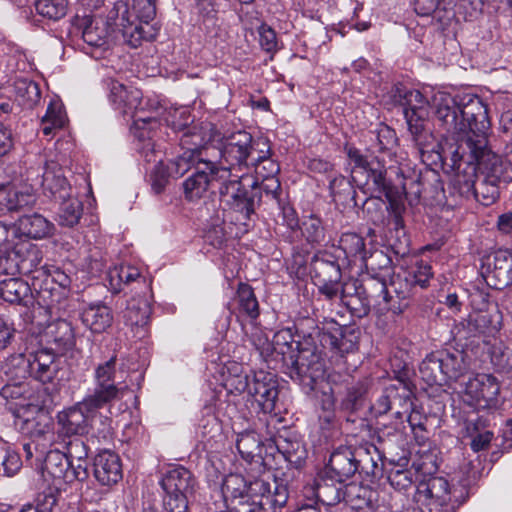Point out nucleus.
<instances>
[{
  "instance_id": "f257e3e1",
  "label": "nucleus",
  "mask_w": 512,
  "mask_h": 512,
  "mask_svg": "<svg viewBox=\"0 0 512 512\" xmlns=\"http://www.w3.org/2000/svg\"><path fill=\"white\" fill-rule=\"evenodd\" d=\"M434 106L437 132L443 139L456 142L452 152L458 155L460 151L485 147L491 124L487 106L480 97L439 93L434 97Z\"/></svg>"
},
{
  "instance_id": "f03ea898",
  "label": "nucleus",
  "mask_w": 512,
  "mask_h": 512,
  "mask_svg": "<svg viewBox=\"0 0 512 512\" xmlns=\"http://www.w3.org/2000/svg\"><path fill=\"white\" fill-rule=\"evenodd\" d=\"M117 355L96 366L93 389L81 401L57 414L59 436H83L89 433L98 410L111 405L123 396L124 387L115 382Z\"/></svg>"
},
{
  "instance_id": "7ed1b4c3",
  "label": "nucleus",
  "mask_w": 512,
  "mask_h": 512,
  "mask_svg": "<svg viewBox=\"0 0 512 512\" xmlns=\"http://www.w3.org/2000/svg\"><path fill=\"white\" fill-rule=\"evenodd\" d=\"M229 509L235 512H281L289 492L282 479H255L247 483L240 474H229L222 484Z\"/></svg>"
},
{
  "instance_id": "20e7f679",
  "label": "nucleus",
  "mask_w": 512,
  "mask_h": 512,
  "mask_svg": "<svg viewBox=\"0 0 512 512\" xmlns=\"http://www.w3.org/2000/svg\"><path fill=\"white\" fill-rule=\"evenodd\" d=\"M161 487L165 492L163 507L166 512H188L190 500L194 497L197 481L183 466L170 468L163 476Z\"/></svg>"
},
{
  "instance_id": "39448f33",
  "label": "nucleus",
  "mask_w": 512,
  "mask_h": 512,
  "mask_svg": "<svg viewBox=\"0 0 512 512\" xmlns=\"http://www.w3.org/2000/svg\"><path fill=\"white\" fill-rule=\"evenodd\" d=\"M296 351L288 355L286 365L290 378L309 390L325 375V361L316 347L296 343Z\"/></svg>"
},
{
  "instance_id": "423d86ee",
  "label": "nucleus",
  "mask_w": 512,
  "mask_h": 512,
  "mask_svg": "<svg viewBox=\"0 0 512 512\" xmlns=\"http://www.w3.org/2000/svg\"><path fill=\"white\" fill-rule=\"evenodd\" d=\"M257 149L252 135L246 131L240 130L225 137L222 140V153L227 179H232L235 174L244 175Z\"/></svg>"
},
{
  "instance_id": "0eeeda50",
  "label": "nucleus",
  "mask_w": 512,
  "mask_h": 512,
  "mask_svg": "<svg viewBox=\"0 0 512 512\" xmlns=\"http://www.w3.org/2000/svg\"><path fill=\"white\" fill-rule=\"evenodd\" d=\"M242 174H235L232 179H226L219 187L220 196L225 198L230 209L237 213V220H249L255 214L261 201V193L254 183L250 189L243 186Z\"/></svg>"
},
{
  "instance_id": "6e6552de",
  "label": "nucleus",
  "mask_w": 512,
  "mask_h": 512,
  "mask_svg": "<svg viewBox=\"0 0 512 512\" xmlns=\"http://www.w3.org/2000/svg\"><path fill=\"white\" fill-rule=\"evenodd\" d=\"M415 499L425 506L426 512L455 511L450 484L441 476L421 478L416 486Z\"/></svg>"
},
{
  "instance_id": "1a4fd4ad",
  "label": "nucleus",
  "mask_w": 512,
  "mask_h": 512,
  "mask_svg": "<svg viewBox=\"0 0 512 512\" xmlns=\"http://www.w3.org/2000/svg\"><path fill=\"white\" fill-rule=\"evenodd\" d=\"M469 161H474L485 179L501 187L512 182V165L488 148V136H485V147L481 150L469 149Z\"/></svg>"
},
{
  "instance_id": "9d476101",
  "label": "nucleus",
  "mask_w": 512,
  "mask_h": 512,
  "mask_svg": "<svg viewBox=\"0 0 512 512\" xmlns=\"http://www.w3.org/2000/svg\"><path fill=\"white\" fill-rule=\"evenodd\" d=\"M500 386L490 374H477L470 378L463 390V401L470 406L481 409H494L498 404Z\"/></svg>"
},
{
  "instance_id": "9b49d317",
  "label": "nucleus",
  "mask_w": 512,
  "mask_h": 512,
  "mask_svg": "<svg viewBox=\"0 0 512 512\" xmlns=\"http://www.w3.org/2000/svg\"><path fill=\"white\" fill-rule=\"evenodd\" d=\"M344 480L338 477H333L332 474L322 470L314 483V492L318 501L323 503L326 507L324 511H321L317 506L304 505L298 508L295 512H337L330 508L341 501L345 497V485Z\"/></svg>"
},
{
  "instance_id": "f8f14e48",
  "label": "nucleus",
  "mask_w": 512,
  "mask_h": 512,
  "mask_svg": "<svg viewBox=\"0 0 512 512\" xmlns=\"http://www.w3.org/2000/svg\"><path fill=\"white\" fill-rule=\"evenodd\" d=\"M481 274L487 284L496 289L512 284V251L498 249L484 256Z\"/></svg>"
},
{
  "instance_id": "ddd939ff",
  "label": "nucleus",
  "mask_w": 512,
  "mask_h": 512,
  "mask_svg": "<svg viewBox=\"0 0 512 512\" xmlns=\"http://www.w3.org/2000/svg\"><path fill=\"white\" fill-rule=\"evenodd\" d=\"M107 88L109 90L108 98L115 110L122 115H131L135 119V123L148 122L156 123L155 119H145L137 116V111L141 106L142 92L135 87H126L117 80H107Z\"/></svg>"
},
{
  "instance_id": "4468645a",
  "label": "nucleus",
  "mask_w": 512,
  "mask_h": 512,
  "mask_svg": "<svg viewBox=\"0 0 512 512\" xmlns=\"http://www.w3.org/2000/svg\"><path fill=\"white\" fill-rule=\"evenodd\" d=\"M249 396L264 414L276 415L279 383L274 373L259 370L254 372Z\"/></svg>"
},
{
  "instance_id": "2eb2a0df",
  "label": "nucleus",
  "mask_w": 512,
  "mask_h": 512,
  "mask_svg": "<svg viewBox=\"0 0 512 512\" xmlns=\"http://www.w3.org/2000/svg\"><path fill=\"white\" fill-rule=\"evenodd\" d=\"M452 167L456 173L451 182L452 193L461 198L471 199L475 190L477 166L469 161V152L460 151L458 155L452 152Z\"/></svg>"
},
{
  "instance_id": "dca6fc26",
  "label": "nucleus",
  "mask_w": 512,
  "mask_h": 512,
  "mask_svg": "<svg viewBox=\"0 0 512 512\" xmlns=\"http://www.w3.org/2000/svg\"><path fill=\"white\" fill-rule=\"evenodd\" d=\"M361 454H363L362 448L354 449L352 446L340 445L333 449L323 470L335 478L347 481L359 471Z\"/></svg>"
},
{
  "instance_id": "f3484780",
  "label": "nucleus",
  "mask_w": 512,
  "mask_h": 512,
  "mask_svg": "<svg viewBox=\"0 0 512 512\" xmlns=\"http://www.w3.org/2000/svg\"><path fill=\"white\" fill-rule=\"evenodd\" d=\"M389 210V232L387 235V243L391 251L396 257L404 258L411 252L410 239L406 233L403 213L405 206L403 202L391 201Z\"/></svg>"
},
{
  "instance_id": "a211bd4d",
  "label": "nucleus",
  "mask_w": 512,
  "mask_h": 512,
  "mask_svg": "<svg viewBox=\"0 0 512 512\" xmlns=\"http://www.w3.org/2000/svg\"><path fill=\"white\" fill-rule=\"evenodd\" d=\"M31 377L42 383L64 378L63 361L51 350L40 349L30 353Z\"/></svg>"
},
{
  "instance_id": "6ab92c4d",
  "label": "nucleus",
  "mask_w": 512,
  "mask_h": 512,
  "mask_svg": "<svg viewBox=\"0 0 512 512\" xmlns=\"http://www.w3.org/2000/svg\"><path fill=\"white\" fill-rule=\"evenodd\" d=\"M494 417V414L490 412L483 414L473 413L464 420V436L471 438L470 446L474 452H479L489 447L494 437L491 427Z\"/></svg>"
},
{
  "instance_id": "aec40b11",
  "label": "nucleus",
  "mask_w": 512,
  "mask_h": 512,
  "mask_svg": "<svg viewBox=\"0 0 512 512\" xmlns=\"http://www.w3.org/2000/svg\"><path fill=\"white\" fill-rule=\"evenodd\" d=\"M93 475L103 486L118 483L123 477L120 457L110 450L100 451L93 460Z\"/></svg>"
},
{
  "instance_id": "412c9836",
  "label": "nucleus",
  "mask_w": 512,
  "mask_h": 512,
  "mask_svg": "<svg viewBox=\"0 0 512 512\" xmlns=\"http://www.w3.org/2000/svg\"><path fill=\"white\" fill-rule=\"evenodd\" d=\"M197 166L207 170L211 177L227 179V169L223 166L222 141L215 144L214 137L209 139L197 151L193 152Z\"/></svg>"
},
{
  "instance_id": "4be33fe9",
  "label": "nucleus",
  "mask_w": 512,
  "mask_h": 512,
  "mask_svg": "<svg viewBox=\"0 0 512 512\" xmlns=\"http://www.w3.org/2000/svg\"><path fill=\"white\" fill-rule=\"evenodd\" d=\"M43 193L55 199L69 197L71 187L64 175L62 167L55 162H46L43 174L37 178Z\"/></svg>"
},
{
  "instance_id": "5701e85b",
  "label": "nucleus",
  "mask_w": 512,
  "mask_h": 512,
  "mask_svg": "<svg viewBox=\"0 0 512 512\" xmlns=\"http://www.w3.org/2000/svg\"><path fill=\"white\" fill-rule=\"evenodd\" d=\"M354 291L360 299V304L366 311L373 301L381 306L383 301H387L390 289L383 277L371 275L364 278L359 285L355 283Z\"/></svg>"
},
{
  "instance_id": "b1692460",
  "label": "nucleus",
  "mask_w": 512,
  "mask_h": 512,
  "mask_svg": "<svg viewBox=\"0 0 512 512\" xmlns=\"http://www.w3.org/2000/svg\"><path fill=\"white\" fill-rule=\"evenodd\" d=\"M189 116H187L183 124L172 122V128L181 132L179 137V145L182 150L187 152L197 151L204 143L212 137L213 126L210 123L205 125H188Z\"/></svg>"
},
{
  "instance_id": "393cba45",
  "label": "nucleus",
  "mask_w": 512,
  "mask_h": 512,
  "mask_svg": "<svg viewBox=\"0 0 512 512\" xmlns=\"http://www.w3.org/2000/svg\"><path fill=\"white\" fill-rule=\"evenodd\" d=\"M20 430L30 438H40L51 431L52 418L37 405L29 406L21 416Z\"/></svg>"
},
{
  "instance_id": "a878e982",
  "label": "nucleus",
  "mask_w": 512,
  "mask_h": 512,
  "mask_svg": "<svg viewBox=\"0 0 512 512\" xmlns=\"http://www.w3.org/2000/svg\"><path fill=\"white\" fill-rule=\"evenodd\" d=\"M310 274L314 283L340 282L342 278L338 260L328 253L315 254L312 257Z\"/></svg>"
},
{
  "instance_id": "bb28decb",
  "label": "nucleus",
  "mask_w": 512,
  "mask_h": 512,
  "mask_svg": "<svg viewBox=\"0 0 512 512\" xmlns=\"http://www.w3.org/2000/svg\"><path fill=\"white\" fill-rule=\"evenodd\" d=\"M207 170L196 166L195 171L182 183L185 198L189 201L201 198L214 182L223 183V177H211Z\"/></svg>"
},
{
  "instance_id": "cd10ccee",
  "label": "nucleus",
  "mask_w": 512,
  "mask_h": 512,
  "mask_svg": "<svg viewBox=\"0 0 512 512\" xmlns=\"http://www.w3.org/2000/svg\"><path fill=\"white\" fill-rule=\"evenodd\" d=\"M377 492L367 486L349 484L345 487L343 501L357 512H373L376 509Z\"/></svg>"
},
{
  "instance_id": "c85d7f7f",
  "label": "nucleus",
  "mask_w": 512,
  "mask_h": 512,
  "mask_svg": "<svg viewBox=\"0 0 512 512\" xmlns=\"http://www.w3.org/2000/svg\"><path fill=\"white\" fill-rule=\"evenodd\" d=\"M111 36V26L103 18L96 17L86 19L82 31L85 43L93 48L107 49Z\"/></svg>"
},
{
  "instance_id": "c756f323",
  "label": "nucleus",
  "mask_w": 512,
  "mask_h": 512,
  "mask_svg": "<svg viewBox=\"0 0 512 512\" xmlns=\"http://www.w3.org/2000/svg\"><path fill=\"white\" fill-rule=\"evenodd\" d=\"M438 351L446 381L457 380L469 370L468 356L463 350L443 349Z\"/></svg>"
},
{
  "instance_id": "7c9ffc66",
  "label": "nucleus",
  "mask_w": 512,
  "mask_h": 512,
  "mask_svg": "<svg viewBox=\"0 0 512 512\" xmlns=\"http://www.w3.org/2000/svg\"><path fill=\"white\" fill-rule=\"evenodd\" d=\"M34 202L35 196L29 189L21 190L9 183L0 184V205L8 211H18Z\"/></svg>"
},
{
  "instance_id": "2f4dec72",
  "label": "nucleus",
  "mask_w": 512,
  "mask_h": 512,
  "mask_svg": "<svg viewBox=\"0 0 512 512\" xmlns=\"http://www.w3.org/2000/svg\"><path fill=\"white\" fill-rule=\"evenodd\" d=\"M17 231L28 238L42 239L52 234L53 223L40 214L22 216L16 226Z\"/></svg>"
},
{
  "instance_id": "473e14b6",
  "label": "nucleus",
  "mask_w": 512,
  "mask_h": 512,
  "mask_svg": "<svg viewBox=\"0 0 512 512\" xmlns=\"http://www.w3.org/2000/svg\"><path fill=\"white\" fill-rule=\"evenodd\" d=\"M375 163L364 174H366L367 184H372L373 189L383 193L391 206V201L403 202L402 198L393 192V188L386 179V168L383 160L375 156Z\"/></svg>"
},
{
  "instance_id": "72a5a7b5",
  "label": "nucleus",
  "mask_w": 512,
  "mask_h": 512,
  "mask_svg": "<svg viewBox=\"0 0 512 512\" xmlns=\"http://www.w3.org/2000/svg\"><path fill=\"white\" fill-rule=\"evenodd\" d=\"M83 324L93 333H102L112 325L113 314L104 304L90 305L81 315Z\"/></svg>"
},
{
  "instance_id": "f704fd0d",
  "label": "nucleus",
  "mask_w": 512,
  "mask_h": 512,
  "mask_svg": "<svg viewBox=\"0 0 512 512\" xmlns=\"http://www.w3.org/2000/svg\"><path fill=\"white\" fill-rule=\"evenodd\" d=\"M151 305L145 296H134L127 301L124 321L131 327L143 328L149 322Z\"/></svg>"
},
{
  "instance_id": "c9c22d12",
  "label": "nucleus",
  "mask_w": 512,
  "mask_h": 512,
  "mask_svg": "<svg viewBox=\"0 0 512 512\" xmlns=\"http://www.w3.org/2000/svg\"><path fill=\"white\" fill-rule=\"evenodd\" d=\"M0 297L12 304L27 306L31 300V289L22 279H4L0 282Z\"/></svg>"
},
{
  "instance_id": "e433bc0d",
  "label": "nucleus",
  "mask_w": 512,
  "mask_h": 512,
  "mask_svg": "<svg viewBox=\"0 0 512 512\" xmlns=\"http://www.w3.org/2000/svg\"><path fill=\"white\" fill-rule=\"evenodd\" d=\"M273 442L278 452L283 455L287 462L296 468L303 465L307 457V451L301 441L296 438L278 435L273 438Z\"/></svg>"
},
{
  "instance_id": "4c0bfd02",
  "label": "nucleus",
  "mask_w": 512,
  "mask_h": 512,
  "mask_svg": "<svg viewBox=\"0 0 512 512\" xmlns=\"http://www.w3.org/2000/svg\"><path fill=\"white\" fill-rule=\"evenodd\" d=\"M258 147L256 154L250 161V167H254L255 173L258 177L265 179L277 176L280 167L276 161L270 158V146L268 141H257Z\"/></svg>"
},
{
  "instance_id": "58836bf2",
  "label": "nucleus",
  "mask_w": 512,
  "mask_h": 512,
  "mask_svg": "<svg viewBox=\"0 0 512 512\" xmlns=\"http://www.w3.org/2000/svg\"><path fill=\"white\" fill-rule=\"evenodd\" d=\"M403 113L407 124L422 122L428 116V101L418 90H410L405 94Z\"/></svg>"
},
{
  "instance_id": "ea45409f",
  "label": "nucleus",
  "mask_w": 512,
  "mask_h": 512,
  "mask_svg": "<svg viewBox=\"0 0 512 512\" xmlns=\"http://www.w3.org/2000/svg\"><path fill=\"white\" fill-rule=\"evenodd\" d=\"M13 254L18 259L17 267L20 273L29 274L38 268L42 262V252L29 242L16 245Z\"/></svg>"
},
{
  "instance_id": "a19ab883",
  "label": "nucleus",
  "mask_w": 512,
  "mask_h": 512,
  "mask_svg": "<svg viewBox=\"0 0 512 512\" xmlns=\"http://www.w3.org/2000/svg\"><path fill=\"white\" fill-rule=\"evenodd\" d=\"M46 335L61 350H69L75 345L74 328L66 319H58L49 324Z\"/></svg>"
},
{
  "instance_id": "79ce46f5",
  "label": "nucleus",
  "mask_w": 512,
  "mask_h": 512,
  "mask_svg": "<svg viewBox=\"0 0 512 512\" xmlns=\"http://www.w3.org/2000/svg\"><path fill=\"white\" fill-rule=\"evenodd\" d=\"M412 391L407 382L399 380L397 383L390 384V400L396 419L402 420L413 405Z\"/></svg>"
},
{
  "instance_id": "37998d69",
  "label": "nucleus",
  "mask_w": 512,
  "mask_h": 512,
  "mask_svg": "<svg viewBox=\"0 0 512 512\" xmlns=\"http://www.w3.org/2000/svg\"><path fill=\"white\" fill-rule=\"evenodd\" d=\"M439 355V351L431 352L419 366L420 376L428 385H443L447 382Z\"/></svg>"
},
{
  "instance_id": "c03bdc74",
  "label": "nucleus",
  "mask_w": 512,
  "mask_h": 512,
  "mask_svg": "<svg viewBox=\"0 0 512 512\" xmlns=\"http://www.w3.org/2000/svg\"><path fill=\"white\" fill-rule=\"evenodd\" d=\"M234 300L240 315H244L251 320H255L259 316V303L249 284L243 282L238 284Z\"/></svg>"
},
{
  "instance_id": "a18cd8bd",
  "label": "nucleus",
  "mask_w": 512,
  "mask_h": 512,
  "mask_svg": "<svg viewBox=\"0 0 512 512\" xmlns=\"http://www.w3.org/2000/svg\"><path fill=\"white\" fill-rule=\"evenodd\" d=\"M3 371L16 384H20L24 379L31 377L30 353L9 356L3 365Z\"/></svg>"
},
{
  "instance_id": "49530a36",
  "label": "nucleus",
  "mask_w": 512,
  "mask_h": 512,
  "mask_svg": "<svg viewBox=\"0 0 512 512\" xmlns=\"http://www.w3.org/2000/svg\"><path fill=\"white\" fill-rule=\"evenodd\" d=\"M407 125L422 158L424 159L426 154L434 153L435 158L441 159L440 153L435 150L438 145L435 143L431 131L426 128L425 121Z\"/></svg>"
},
{
  "instance_id": "de8ad7c7",
  "label": "nucleus",
  "mask_w": 512,
  "mask_h": 512,
  "mask_svg": "<svg viewBox=\"0 0 512 512\" xmlns=\"http://www.w3.org/2000/svg\"><path fill=\"white\" fill-rule=\"evenodd\" d=\"M325 341L340 353H349L356 348L357 333L353 328L341 326L324 336Z\"/></svg>"
},
{
  "instance_id": "09e8293b",
  "label": "nucleus",
  "mask_w": 512,
  "mask_h": 512,
  "mask_svg": "<svg viewBox=\"0 0 512 512\" xmlns=\"http://www.w3.org/2000/svg\"><path fill=\"white\" fill-rule=\"evenodd\" d=\"M71 466V460L64 452L57 449L50 450L43 463V471L55 480L66 482L68 469Z\"/></svg>"
},
{
  "instance_id": "8fccbe9b",
  "label": "nucleus",
  "mask_w": 512,
  "mask_h": 512,
  "mask_svg": "<svg viewBox=\"0 0 512 512\" xmlns=\"http://www.w3.org/2000/svg\"><path fill=\"white\" fill-rule=\"evenodd\" d=\"M358 473H363L372 479H381L384 476L383 462L374 445L363 449L360 456Z\"/></svg>"
},
{
  "instance_id": "3c124183",
  "label": "nucleus",
  "mask_w": 512,
  "mask_h": 512,
  "mask_svg": "<svg viewBox=\"0 0 512 512\" xmlns=\"http://www.w3.org/2000/svg\"><path fill=\"white\" fill-rule=\"evenodd\" d=\"M261 439L254 431H245L237 436L236 448L241 457L247 461L252 462L255 457L261 456Z\"/></svg>"
},
{
  "instance_id": "603ef678",
  "label": "nucleus",
  "mask_w": 512,
  "mask_h": 512,
  "mask_svg": "<svg viewBox=\"0 0 512 512\" xmlns=\"http://www.w3.org/2000/svg\"><path fill=\"white\" fill-rule=\"evenodd\" d=\"M473 322L478 332L487 336H495L501 329L502 314L497 308L479 311L475 315Z\"/></svg>"
},
{
  "instance_id": "864d4df0",
  "label": "nucleus",
  "mask_w": 512,
  "mask_h": 512,
  "mask_svg": "<svg viewBox=\"0 0 512 512\" xmlns=\"http://www.w3.org/2000/svg\"><path fill=\"white\" fill-rule=\"evenodd\" d=\"M300 228L303 237L310 245H322L326 242V228L318 216L311 214L304 217Z\"/></svg>"
},
{
  "instance_id": "5fc2aeb1",
  "label": "nucleus",
  "mask_w": 512,
  "mask_h": 512,
  "mask_svg": "<svg viewBox=\"0 0 512 512\" xmlns=\"http://www.w3.org/2000/svg\"><path fill=\"white\" fill-rule=\"evenodd\" d=\"M62 203L58 211V223L61 226L73 227L77 225L83 213V204L77 198L69 197L61 199Z\"/></svg>"
},
{
  "instance_id": "6e6d98bb",
  "label": "nucleus",
  "mask_w": 512,
  "mask_h": 512,
  "mask_svg": "<svg viewBox=\"0 0 512 512\" xmlns=\"http://www.w3.org/2000/svg\"><path fill=\"white\" fill-rule=\"evenodd\" d=\"M400 461L405 462L404 465L408 462L406 458H401ZM402 466L403 464L393 465V467L387 471L386 475L387 481L390 485L399 491L407 490L414 482L419 483L420 480L418 476L413 479L414 473L409 469H403Z\"/></svg>"
},
{
  "instance_id": "4d7b16f0",
  "label": "nucleus",
  "mask_w": 512,
  "mask_h": 512,
  "mask_svg": "<svg viewBox=\"0 0 512 512\" xmlns=\"http://www.w3.org/2000/svg\"><path fill=\"white\" fill-rule=\"evenodd\" d=\"M402 286V281H393L391 283L395 295H392L391 291H389L387 301L382 302L383 309L391 311L394 314H401L409 307L410 292L401 290Z\"/></svg>"
},
{
  "instance_id": "13d9d810",
  "label": "nucleus",
  "mask_w": 512,
  "mask_h": 512,
  "mask_svg": "<svg viewBox=\"0 0 512 512\" xmlns=\"http://www.w3.org/2000/svg\"><path fill=\"white\" fill-rule=\"evenodd\" d=\"M339 248L346 257L359 258V260L366 253L364 238L354 232H346L341 235Z\"/></svg>"
},
{
  "instance_id": "bf43d9fd",
  "label": "nucleus",
  "mask_w": 512,
  "mask_h": 512,
  "mask_svg": "<svg viewBox=\"0 0 512 512\" xmlns=\"http://www.w3.org/2000/svg\"><path fill=\"white\" fill-rule=\"evenodd\" d=\"M424 199H433L441 202L444 198V185L440 175L434 171L429 170L422 176Z\"/></svg>"
},
{
  "instance_id": "052dcab7",
  "label": "nucleus",
  "mask_w": 512,
  "mask_h": 512,
  "mask_svg": "<svg viewBox=\"0 0 512 512\" xmlns=\"http://www.w3.org/2000/svg\"><path fill=\"white\" fill-rule=\"evenodd\" d=\"M172 178L170 169L161 159L157 161L149 173L148 181L154 194L159 195L164 192Z\"/></svg>"
},
{
  "instance_id": "680f3d73",
  "label": "nucleus",
  "mask_w": 512,
  "mask_h": 512,
  "mask_svg": "<svg viewBox=\"0 0 512 512\" xmlns=\"http://www.w3.org/2000/svg\"><path fill=\"white\" fill-rule=\"evenodd\" d=\"M502 188L500 185L492 181L490 182L483 177V180L475 187L471 199H475L484 206H490L498 200Z\"/></svg>"
},
{
  "instance_id": "e2e57ef3",
  "label": "nucleus",
  "mask_w": 512,
  "mask_h": 512,
  "mask_svg": "<svg viewBox=\"0 0 512 512\" xmlns=\"http://www.w3.org/2000/svg\"><path fill=\"white\" fill-rule=\"evenodd\" d=\"M35 8L38 14L50 20L57 21L67 13V0H37Z\"/></svg>"
},
{
  "instance_id": "0e129e2a",
  "label": "nucleus",
  "mask_w": 512,
  "mask_h": 512,
  "mask_svg": "<svg viewBox=\"0 0 512 512\" xmlns=\"http://www.w3.org/2000/svg\"><path fill=\"white\" fill-rule=\"evenodd\" d=\"M17 97L23 105L33 107L41 98V91L38 84L28 79H20L15 83Z\"/></svg>"
},
{
  "instance_id": "69168bd1",
  "label": "nucleus",
  "mask_w": 512,
  "mask_h": 512,
  "mask_svg": "<svg viewBox=\"0 0 512 512\" xmlns=\"http://www.w3.org/2000/svg\"><path fill=\"white\" fill-rule=\"evenodd\" d=\"M362 264L368 271L376 273L382 270H390L392 266V258L381 249H374L362 256Z\"/></svg>"
},
{
  "instance_id": "338daca9",
  "label": "nucleus",
  "mask_w": 512,
  "mask_h": 512,
  "mask_svg": "<svg viewBox=\"0 0 512 512\" xmlns=\"http://www.w3.org/2000/svg\"><path fill=\"white\" fill-rule=\"evenodd\" d=\"M271 343H273V355L281 356L283 364L288 362V355L296 351L297 342L293 341L292 334L287 330L275 333Z\"/></svg>"
},
{
  "instance_id": "774afa93",
  "label": "nucleus",
  "mask_w": 512,
  "mask_h": 512,
  "mask_svg": "<svg viewBox=\"0 0 512 512\" xmlns=\"http://www.w3.org/2000/svg\"><path fill=\"white\" fill-rule=\"evenodd\" d=\"M193 155V152L183 150L182 153L167 163L173 179L184 176L192 168L196 169L197 164Z\"/></svg>"
}]
</instances>
